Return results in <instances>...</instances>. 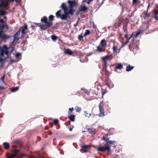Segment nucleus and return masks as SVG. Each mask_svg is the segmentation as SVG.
<instances>
[{
  "instance_id": "obj_1",
  "label": "nucleus",
  "mask_w": 158,
  "mask_h": 158,
  "mask_svg": "<svg viewBox=\"0 0 158 158\" xmlns=\"http://www.w3.org/2000/svg\"><path fill=\"white\" fill-rule=\"evenodd\" d=\"M54 16L52 15H50L48 17L49 21H48V18L46 16H44L41 18V22L42 23H44L47 29L51 27L53 25V21L54 20Z\"/></svg>"
},
{
  "instance_id": "obj_2",
  "label": "nucleus",
  "mask_w": 158,
  "mask_h": 158,
  "mask_svg": "<svg viewBox=\"0 0 158 158\" xmlns=\"http://www.w3.org/2000/svg\"><path fill=\"white\" fill-rule=\"evenodd\" d=\"M108 60H103L102 63H103V67L102 69L105 75V77L104 79V77L103 78V81H104L107 84L109 81V72L106 69V65L107 62Z\"/></svg>"
},
{
  "instance_id": "obj_3",
  "label": "nucleus",
  "mask_w": 158,
  "mask_h": 158,
  "mask_svg": "<svg viewBox=\"0 0 158 158\" xmlns=\"http://www.w3.org/2000/svg\"><path fill=\"white\" fill-rule=\"evenodd\" d=\"M107 45V41L105 39L101 40L100 44L96 50V51L100 52H103L105 51V48Z\"/></svg>"
},
{
  "instance_id": "obj_4",
  "label": "nucleus",
  "mask_w": 158,
  "mask_h": 158,
  "mask_svg": "<svg viewBox=\"0 0 158 158\" xmlns=\"http://www.w3.org/2000/svg\"><path fill=\"white\" fill-rule=\"evenodd\" d=\"M8 48L6 45H4L3 48H2L0 51V59H6L4 57V56L6 55L7 57L9 54V52L8 51Z\"/></svg>"
},
{
  "instance_id": "obj_5",
  "label": "nucleus",
  "mask_w": 158,
  "mask_h": 158,
  "mask_svg": "<svg viewBox=\"0 0 158 158\" xmlns=\"http://www.w3.org/2000/svg\"><path fill=\"white\" fill-rule=\"evenodd\" d=\"M122 47V46L120 47V45L118 43L114 42L112 48L114 54L116 53L117 54V53H119Z\"/></svg>"
},
{
  "instance_id": "obj_6",
  "label": "nucleus",
  "mask_w": 158,
  "mask_h": 158,
  "mask_svg": "<svg viewBox=\"0 0 158 158\" xmlns=\"http://www.w3.org/2000/svg\"><path fill=\"white\" fill-rule=\"evenodd\" d=\"M110 147L106 144L104 146H99L98 147V150L99 151L104 152L106 151H108V153H109L110 151Z\"/></svg>"
},
{
  "instance_id": "obj_7",
  "label": "nucleus",
  "mask_w": 158,
  "mask_h": 158,
  "mask_svg": "<svg viewBox=\"0 0 158 158\" xmlns=\"http://www.w3.org/2000/svg\"><path fill=\"white\" fill-rule=\"evenodd\" d=\"M104 103L103 101L100 102L99 105V107L100 111V114L99 116L100 117L103 116L105 115L104 110L103 108Z\"/></svg>"
},
{
  "instance_id": "obj_8",
  "label": "nucleus",
  "mask_w": 158,
  "mask_h": 158,
  "mask_svg": "<svg viewBox=\"0 0 158 158\" xmlns=\"http://www.w3.org/2000/svg\"><path fill=\"white\" fill-rule=\"evenodd\" d=\"M68 2L69 4V7L70 9V11H74V10H73V7L74 6H76L77 5V4L76 2L75 1V0H68Z\"/></svg>"
},
{
  "instance_id": "obj_9",
  "label": "nucleus",
  "mask_w": 158,
  "mask_h": 158,
  "mask_svg": "<svg viewBox=\"0 0 158 158\" xmlns=\"http://www.w3.org/2000/svg\"><path fill=\"white\" fill-rule=\"evenodd\" d=\"M133 35V33H132V34L129 36L130 35L128 34L127 33V34L125 35V37L126 38L127 40L126 42L123 44L122 47L124 45H127L128 43L132 37Z\"/></svg>"
},
{
  "instance_id": "obj_10",
  "label": "nucleus",
  "mask_w": 158,
  "mask_h": 158,
  "mask_svg": "<svg viewBox=\"0 0 158 158\" xmlns=\"http://www.w3.org/2000/svg\"><path fill=\"white\" fill-rule=\"evenodd\" d=\"M90 147V146L88 145H82L81 146V147L82 148V149H81V151L85 153L88 152L89 150V148Z\"/></svg>"
},
{
  "instance_id": "obj_11",
  "label": "nucleus",
  "mask_w": 158,
  "mask_h": 158,
  "mask_svg": "<svg viewBox=\"0 0 158 158\" xmlns=\"http://www.w3.org/2000/svg\"><path fill=\"white\" fill-rule=\"evenodd\" d=\"M27 26L26 23H24V25L20 29V31H21L22 35H23L26 34L27 32L25 31L27 29Z\"/></svg>"
},
{
  "instance_id": "obj_12",
  "label": "nucleus",
  "mask_w": 158,
  "mask_h": 158,
  "mask_svg": "<svg viewBox=\"0 0 158 158\" xmlns=\"http://www.w3.org/2000/svg\"><path fill=\"white\" fill-rule=\"evenodd\" d=\"M27 26L26 23H24V25L20 29V31H21L22 35H23L26 34L27 32L25 31L27 29Z\"/></svg>"
},
{
  "instance_id": "obj_13",
  "label": "nucleus",
  "mask_w": 158,
  "mask_h": 158,
  "mask_svg": "<svg viewBox=\"0 0 158 158\" xmlns=\"http://www.w3.org/2000/svg\"><path fill=\"white\" fill-rule=\"evenodd\" d=\"M137 42L136 41L133 40L132 43H131V44L129 45V47L130 50L131 51H133L135 46H137V45L135 44V43Z\"/></svg>"
},
{
  "instance_id": "obj_14",
  "label": "nucleus",
  "mask_w": 158,
  "mask_h": 158,
  "mask_svg": "<svg viewBox=\"0 0 158 158\" xmlns=\"http://www.w3.org/2000/svg\"><path fill=\"white\" fill-rule=\"evenodd\" d=\"M35 24L37 25L38 27H40V28L42 30H45L47 29V28L45 24H41L40 23H35Z\"/></svg>"
},
{
  "instance_id": "obj_15",
  "label": "nucleus",
  "mask_w": 158,
  "mask_h": 158,
  "mask_svg": "<svg viewBox=\"0 0 158 158\" xmlns=\"http://www.w3.org/2000/svg\"><path fill=\"white\" fill-rule=\"evenodd\" d=\"M86 131H88L89 133L91 134H95L96 133V130L94 128H88L86 129Z\"/></svg>"
},
{
  "instance_id": "obj_16",
  "label": "nucleus",
  "mask_w": 158,
  "mask_h": 158,
  "mask_svg": "<svg viewBox=\"0 0 158 158\" xmlns=\"http://www.w3.org/2000/svg\"><path fill=\"white\" fill-rule=\"evenodd\" d=\"M2 32V30H1L0 31V37L3 40H5L9 38V36L8 35L3 34Z\"/></svg>"
},
{
  "instance_id": "obj_17",
  "label": "nucleus",
  "mask_w": 158,
  "mask_h": 158,
  "mask_svg": "<svg viewBox=\"0 0 158 158\" xmlns=\"http://www.w3.org/2000/svg\"><path fill=\"white\" fill-rule=\"evenodd\" d=\"M143 17L144 19H146L147 18H149L151 16V14L148 13V11H144L143 13Z\"/></svg>"
},
{
  "instance_id": "obj_18",
  "label": "nucleus",
  "mask_w": 158,
  "mask_h": 158,
  "mask_svg": "<svg viewBox=\"0 0 158 158\" xmlns=\"http://www.w3.org/2000/svg\"><path fill=\"white\" fill-rule=\"evenodd\" d=\"M64 53L69 55H73V52L69 49L65 50Z\"/></svg>"
},
{
  "instance_id": "obj_19",
  "label": "nucleus",
  "mask_w": 158,
  "mask_h": 158,
  "mask_svg": "<svg viewBox=\"0 0 158 158\" xmlns=\"http://www.w3.org/2000/svg\"><path fill=\"white\" fill-rule=\"evenodd\" d=\"M20 150L17 149L15 148L14 149L11 151V152L12 153L13 155L15 156V157L17 156V155L20 152Z\"/></svg>"
},
{
  "instance_id": "obj_20",
  "label": "nucleus",
  "mask_w": 158,
  "mask_h": 158,
  "mask_svg": "<svg viewBox=\"0 0 158 158\" xmlns=\"http://www.w3.org/2000/svg\"><path fill=\"white\" fill-rule=\"evenodd\" d=\"M0 1H1V3H0V7H6L8 6V4L5 3L4 0H1Z\"/></svg>"
},
{
  "instance_id": "obj_21",
  "label": "nucleus",
  "mask_w": 158,
  "mask_h": 158,
  "mask_svg": "<svg viewBox=\"0 0 158 158\" xmlns=\"http://www.w3.org/2000/svg\"><path fill=\"white\" fill-rule=\"evenodd\" d=\"M14 143L19 145L20 147H22L23 146V143L22 141L19 140H16Z\"/></svg>"
},
{
  "instance_id": "obj_22",
  "label": "nucleus",
  "mask_w": 158,
  "mask_h": 158,
  "mask_svg": "<svg viewBox=\"0 0 158 158\" xmlns=\"http://www.w3.org/2000/svg\"><path fill=\"white\" fill-rule=\"evenodd\" d=\"M114 54H111L110 55H106L105 57L102 58V59H112L113 58Z\"/></svg>"
},
{
  "instance_id": "obj_23",
  "label": "nucleus",
  "mask_w": 158,
  "mask_h": 158,
  "mask_svg": "<svg viewBox=\"0 0 158 158\" xmlns=\"http://www.w3.org/2000/svg\"><path fill=\"white\" fill-rule=\"evenodd\" d=\"M3 23L4 20L3 19H0V30H2L4 28Z\"/></svg>"
},
{
  "instance_id": "obj_24",
  "label": "nucleus",
  "mask_w": 158,
  "mask_h": 158,
  "mask_svg": "<svg viewBox=\"0 0 158 158\" xmlns=\"http://www.w3.org/2000/svg\"><path fill=\"white\" fill-rule=\"evenodd\" d=\"M123 67V65L121 63H117L115 66V69H121Z\"/></svg>"
},
{
  "instance_id": "obj_25",
  "label": "nucleus",
  "mask_w": 158,
  "mask_h": 158,
  "mask_svg": "<svg viewBox=\"0 0 158 158\" xmlns=\"http://www.w3.org/2000/svg\"><path fill=\"white\" fill-rule=\"evenodd\" d=\"M87 7L85 6L81 5V6L80 10L81 11L86 12L87 11Z\"/></svg>"
},
{
  "instance_id": "obj_26",
  "label": "nucleus",
  "mask_w": 158,
  "mask_h": 158,
  "mask_svg": "<svg viewBox=\"0 0 158 158\" xmlns=\"http://www.w3.org/2000/svg\"><path fill=\"white\" fill-rule=\"evenodd\" d=\"M4 148L6 150L8 149L10 147V145L9 143L7 142H4L3 143Z\"/></svg>"
},
{
  "instance_id": "obj_27",
  "label": "nucleus",
  "mask_w": 158,
  "mask_h": 158,
  "mask_svg": "<svg viewBox=\"0 0 158 158\" xmlns=\"http://www.w3.org/2000/svg\"><path fill=\"white\" fill-rule=\"evenodd\" d=\"M140 2L139 0H132L133 5L135 6H136L138 4H139Z\"/></svg>"
},
{
  "instance_id": "obj_28",
  "label": "nucleus",
  "mask_w": 158,
  "mask_h": 158,
  "mask_svg": "<svg viewBox=\"0 0 158 158\" xmlns=\"http://www.w3.org/2000/svg\"><path fill=\"white\" fill-rule=\"evenodd\" d=\"M64 13L69 14V13H71L73 11H70V9L69 10L68 8L67 7H65L64 9Z\"/></svg>"
},
{
  "instance_id": "obj_29",
  "label": "nucleus",
  "mask_w": 158,
  "mask_h": 158,
  "mask_svg": "<svg viewBox=\"0 0 158 158\" xmlns=\"http://www.w3.org/2000/svg\"><path fill=\"white\" fill-rule=\"evenodd\" d=\"M75 116L73 114H70L69 116V119L72 122H73L74 121Z\"/></svg>"
},
{
  "instance_id": "obj_30",
  "label": "nucleus",
  "mask_w": 158,
  "mask_h": 158,
  "mask_svg": "<svg viewBox=\"0 0 158 158\" xmlns=\"http://www.w3.org/2000/svg\"><path fill=\"white\" fill-rule=\"evenodd\" d=\"M68 14L64 13L61 16L60 18L62 20H66L68 17Z\"/></svg>"
},
{
  "instance_id": "obj_31",
  "label": "nucleus",
  "mask_w": 158,
  "mask_h": 158,
  "mask_svg": "<svg viewBox=\"0 0 158 158\" xmlns=\"http://www.w3.org/2000/svg\"><path fill=\"white\" fill-rule=\"evenodd\" d=\"M155 15L154 18L156 20H158V10H155L154 11Z\"/></svg>"
},
{
  "instance_id": "obj_32",
  "label": "nucleus",
  "mask_w": 158,
  "mask_h": 158,
  "mask_svg": "<svg viewBox=\"0 0 158 158\" xmlns=\"http://www.w3.org/2000/svg\"><path fill=\"white\" fill-rule=\"evenodd\" d=\"M15 157V156L13 154H11L10 153H8L6 155V158H14Z\"/></svg>"
},
{
  "instance_id": "obj_33",
  "label": "nucleus",
  "mask_w": 158,
  "mask_h": 158,
  "mask_svg": "<svg viewBox=\"0 0 158 158\" xmlns=\"http://www.w3.org/2000/svg\"><path fill=\"white\" fill-rule=\"evenodd\" d=\"M134 68V66H131L130 65H128L126 67V70L127 71H130L132 70Z\"/></svg>"
},
{
  "instance_id": "obj_34",
  "label": "nucleus",
  "mask_w": 158,
  "mask_h": 158,
  "mask_svg": "<svg viewBox=\"0 0 158 158\" xmlns=\"http://www.w3.org/2000/svg\"><path fill=\"white\" fill-rule=\"evenodd\" d=\"M61 10H58L56 13V16L57 18H60L61 17L60 13Z\"/></svg>"
},
{
  "instance_id": "obj_35",
  "label": "nucleus",
  "mask_w": 158,
  "mask_h": 158,
  "mask_svg": "<svg viewBox=\"0 0 158 158\" xmlns=\"http://www.w3.org/2000/svg\"><path fill=\"white\" fill-rule=\"evenodd\" d=\"M6 60H0V67H2L4 65Z\"/></svg>"
},
{
  "instance_id": "obj_36",
  "label": "nucleus",
  "mask_w": 158,
  "mask_h": 158,
  "mask_svg": "<svg viewBox=\"0 0 158 158\" xmlns=\"http://www.w3.org/2000/svg\"><path fill=\"white\" fill-rule=\"evenodd\" d=\"M75 109L76 111L78 112H80L82 110L81 108L78 106H76L75 108Z\"/></svg>"
},
{
  "instance_id": "obj_37",
  "label": "nucleus",
  "mask_w": 158,
  "mask_h": 158,
  "mask_svg": "<svg viewBox=\"0 0 158 158\" xmlns=\"http://www.w3.org/2000/svg\"><path fill=\"white\" fill-rule=\"evenodd\" d=\"M15 56L16 58H18V59H21V55L19 53H17L16 54Z\"/></svg>"
},
{
  "instance_id": "obj_38",
  "label": "nucleus",
  "mask_w": 158,
  "mask_h": 158,
  "mask_svg": "<svg viewBox=\"0 0 158 158\" xmlns=\"http://www.w3.org/2000/svg\"><path fill=\"white\" fill-rule=\"evenodd\" d=\"M20 31H19L16 32V33L14 35V40L17 39H18V34L19 33Z\"/></svg>"
},
{
  "instance_id": "obj_39",
  "label": "nucleus",
  "mask_w": 158,
  "mask_h": 158,
  "mask_svg": "<svg viewBox=\"0 0 158 158\" xmlns=\"http://www.w3.org/2000/svg\"><path fill=\"white\" fill-rule=\"evenodd\" d=\"M90 32V31L89 30H86L85 31V32L83 36L84 37H85L87 35H89Z\"/></svg>"
},
{
  "instance_id": "obj_40",
  "label": "nucleus",
  "mask_w": 158,
  "mask_h": 158,
  "mask_svg": "<svg viewBox=\"0 0 158 158\" xmlns=\"http://www.w3.org/2000/svg\"><path fill=\"white\" fill-rule=\"evenodd\" d=\"M141 31H139L137 32L136 34L133 37V39H134L135 38H136L138 36L141 34Z\"/></svg>"
},
{
  "instance_id": "obj_41",
  "label": "nucleus",
  "mask_w": 158,
  "mask_h": 158,
  "mask_svg": "<svg viewBox=\"0 0 158 158\" xmlns=\"http://www.w3.org/2000/svg\"><path fill=\"white\" fill-rule=\"evenodd\" d=\"M84 114L85 117L89 118V116L91 115V114L88 113L87 111H84Z\"/></svg>"
},
{
  "instance_id": "obj_42",
  "label": "nucleus",
  "mask_w": 158,
  "mask_h": 158,
  "mask_svg": "<svg viewBox=\"0 0 158 158\" xmlns=\"http://www.w3.org/2000/svg\"><path fill=\"white\" fill-rule=\"evenodd\" d=\"M103 139L107 143V142H108L109 141V139L107 137V136H104L103 137Z\"/></svg>"
},
{
  "instance_id": "obj_43",
  "label": "nucleus",
  "mask_w": 158,
  "mask_h": 158,
  "mask_svg": "<svg viewBox=\"0 0 158 158\" xmlns=\"http://www.w3.org/2000/svg\"><path fill=\"white\" fill-rule=\"evenodd\" d=\"M19 88V87L18 86H17L16 87H14L12 89V92H14L17 91Z\"/></svg>"
},
{
  "instance_id": "obj_44",
  "label": "nucleus",
  "mask_w": 158,
  "mask_h": 158,
  "mask_svg": "<svg viewBox=\"0 0 158 158\" xmlns=\"http://www.w3.org/2000/svg\"><path fill=\"white\" fill-rule=\"evenodd\" d=\"M115 141H110L109 140L108 141V142H107V144L106 145H108L109 146V144H113L114 143Z\"/></svg>"
},
{
  "instance_id": "obj_45",
  "label": "nucleus",
  "mask_w": 158,
  "mask_h": 158,
  "mask_svg": "<svg viewBox=\"0 0 158 158\" xmlns=\"http://www.w3.org/2000/svg\"><path fill=\"white\" fill-rule=\"evenodd\" d=\"M51 38L53 41H55L57 39V36L54 35H52L51 36Z\"/></svg>"
},
{
  "instance_id": "obj_46",
  "label": "nucleus",
  "mask_w": 158,
  "mask_h": 158,
  "mask_svg": "<svg viewBox=\"0 0 158 158\" xmlns=\"http://www.w3.org/2000/svg\"><path fill=\"white\" fill-rule=\"evenodd\" d=\"M6 13V12L5 11L2 10L0 11V15L2 16L4 15Z\"/></svg>"
},
{
  "instance_id": "obj_47",
  "label": "nucleus",
  "mask_w": 158,
  "mask_h": 158,
  "mask_svg": "<svg viewBox=\"0 0 158 158\" xmlns=\"http://www.w3.org/2000/svg\"><path fill=\"white\" fill-rule=\"evenodd\" d=\"M59 120L57 119H55L53 120V123L54 125H57L59 123Z\"/></svg>"
},
{
  "instance_id": "obj_48",
  "label": "nucleus",
  "mask_w": 158,
  "mask_h": 158,
  "mask_svg": "<svg viewBox=\"0 0 158 158\" xmlns=\"http://www.w3.org/2000/svg\"><path fill=\"white\" fill-rule=\"evenodd\" d=\"M19 60H18L17 61L15 60H10V61L9 64H13V63L15 62H16L17 63Z\"/></svg>"
},
{
  "instance_id": "obj_49",
  "label": "nucleus",
  "mask_w": 158,
  "mask_h": 158,
  "mask_svg": "<svg viewBox=\"0 0 158 158\" xmlns=\"http://www.w3.org/2000/svg\"><path fill=\"white\" fill-rule=\"evenodd\" d=\"M127 25H124V26H123V31L124 32H127Z\"/></svg>"
},
{
  "instance_id": "obj_50",
  "label": "nucleus",
  "mask_w": 158,
  "mask_h": 158,
  "mask_svg": "<svg viewBox=\"0 0 158 158\" xmlns=\"http://www.w3.org/2000/svg\"><path fill=\"white\" fill-rule=\"evenodd\" d=\"M83 38V36L82 34L79 35H78V38L79 40H82Z\"/></svg>"
},
{
  "instance_id": "obj_51",
  "label": "nucleus",
  "mask_w": 158,
  "mask_h": 158,
  "mask_svg": "<svg viewBox=\"0 0 158 158\" xmlns=\"http://www.w3.org/2000/svg\"><path fill=\"white\" fill-rule=\"evenodd\" d=\"M5 77V75H4L1 78V80L2 81L3 83L4 82V78Z\"/></svg>"
},
{
  "instance_id": "obj_52",
  "label": "nucleus",
  "mask_w": 158,
  "mask_h": 158,
  "mask_svg": "<svg viewBox=\"0 0 158 158\" xmlns=\"http://www.w3.org/2000/svg\"><path fill=\"white\" fill-rule=\"evenodd\" d=\"M67 6H65V3H63L62 5H61V8L63 9H64V8L65 7H66Z\"/></svg>"
},
{
  "instance_id": "obj_53",
  "label": "nucleus",
  "mask_w": 158,
  "mask_h": 158,
  "mask_svg": "<svg viewBox=\"0 0 158 158\" xmlns=\"http://www.w3.org/2000/svg\"><path fill=\"white\" fill-rule=\"evenodd\" d=\"M28 158H38V157H37L35 156H28Z\"/></svg>"
},
{
  "instance_id": "obj_54",
  "label": "nucleus",
  "mask_w": 158,
  "mask_h": 158,
  "mask_svg": "<svg viewBox=\"0 0 158 158\" xmlns=\"http://www.w3.org/2000/svg\"><path fill=\"white\" fill-rule=\"evenodd\" d=\"M73 107H72V108H69V111H71V113L73 112Z\"/></svg>"
},
{
  "instance_id": "obj_55",
  "label": "nucleus",
  "mask_w": 158,
  "mask_h": 158,
  "mask_svg": "<svg viewBox=\"0 0 158 158\" xmlns=\"http://www.w3.org/2000/svg\"><path fill=\"white\" fill-rule=\"evenodd\" d=\"M93 1V0H88V1L87 2V3L88 4H89V3H90V2L91 1Z\"/></svg>"
},
{
  "instance_id": "obj_56",
  "label": "nucleus",
  "mask_w": 158,
  "mask_h": 158,
  "mask_svg": "<svg viewBox=\"0 0 158 158\" xmlns=\"http://www.w3.org/2000/svg\"><path fill=\"white\" fill-rule=\"evenodd\" d=\"M150 3H149V4H148V8H147V10H148V9H149V6H150Z\"/></svg>"
},
{
  "instance_id": "obj_57",
  "label": "nucleus",
  "mask_w": 158,
  "mask_h": 158,
  "mask_svg": "<svg viewBox=\"0 0 158 158\" xmlns=\"http://www.w3.org/2000/svg\"><path fill=\"white\" fill-rule=\"evenodd\" d=\"M4 88L2 86H0V89H3Z\"/></svg>"
},
{
  "instance_id": "obj_58",
  "label": "nucleus",
  "mask_w": 158,
  "mask_h": 158,
  "mask_svg": "<svg viewBox=\"0 0 158 158\" xmlns=\"http://www.w3.org/2000/svg\"><path fill=\"white\" fill-rule=\"evenodd\" d=\"M72 128L71 127H70V128H69V131H72Z\"/></svg>"
},
{
  "instance_id": "obj_59",
  "label": "nucleus",
  "mask_w": 158,
  "mask_h": 158,
  "mask_svg": "<svg viewBox=\"0 0 158 158\" xmlns=\"http://www.w3.org/2000/svg\"><path fill=\"white\" fill-rule=\"evenodd\" d=\"M31 27L32 28V29H35V28H34V26H31Z\"/></svg>"
},
{
  "instance_id": "obj_60",
  "label": "nucleus",
  "mask_w": 158,
  "mask_h": 158,
  "mask_svg": "<svg viewBox=\"0 0 158 158\" xmlns=\"http://www.w3.org/2000/svg\"><path fill=\"white\" fill-rule=\"evenodd\" d=\"M87 0H83L82 2L83 3V2H85Z\"/></svg>"
},
{
  "instance_id": "obj_61",
  "label": "nucleus",
  "mask_w": 158,
  "mask_h": 158,
  "mask_svg": "<svg viewBox=\"0 0 158 158\" xmlns=\"http://www.w3.org/2000/svg\"><path fill=\"white\" fill-rule=\"evenodd\" d=\"M105 93H106V92H103L102 93V95L103 96Z\"/></svg>"
},
{
  "instance_id": "obj_62",
  "label": "nucleus",
  "mask_w": 158,
  "mask_h": 158,
  "mask_svg": "<svg viewBox=\"0 0 158 158\" xmlns=\"http://www.w3.org/2000/svg\"><path fill=\"white\" fill-rule=\"evenodd\" d=\"M48 134L49 135H51L52 134V132H49Z\"/></svg>"
},
{
  "instance_id": "obj_63",
  "label": "nucleus",
  "mask_w": 158,
  "mask_h": 158,
  "mask_svg": "<svg viewBox=\"0 0 158 158\" xmlns=\"http://www.w3.org/2000/svg\"><path fill=\"white\" fill-rule=\"evenodd\" d=\"M3 18L4 19H6V16H3Z\"/></svg>"
},
{
  "instance_id": "obj_64",
  "label": "nucleus",
  "mask_w": 158,
  "mask_h": 158,
  "mask_svg": "<svg viewBox=\"0 0 158 158\" xmlns=\"http://www.w3.org/2000/svg\"><path fill=\"white\" fill-rule=\"evenodd\" d=\"M83 60H80V61L81 62H84V61H83Z\"/></svg>"
}]
</instances>
